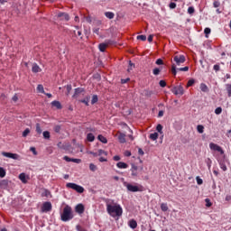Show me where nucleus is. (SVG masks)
Segmentation results:
<instances>
[{"label":"nucleus","mask_w":231,"mask_h":231,"mask_svg":"<svg viewBox=\"0 0 231 231\" xmlns=\"http://www.w3.org/2000/svg\"><path fill=\"white\" fill-rule=\"evenodd\" d=\"M137 41H147V36L142 34L136 37Z\"/></svg>","instance_id":"36"},{"label":"nucleus","mask_w":231,"mask_h":231,"mask_svg":"<svg viewBox=\"0 0 231 231\" xmlns=\"http://www.w3.org/2000/svg\"><path fill=\"white\" fill-rule=\"evenodd\" d=\"M160 69H158V68H155L154 69H153V75H160Z\"/></svg>","instance_id":"56"},{"label":"nucleus","mask_w":231,"mask_h":231,"mask_svg":"<svg viewBox=\"0 0 231 231\" xmlns=\"http://www.w3.org/2000/svg\"><path fill=\"white\" fill-rule=\"evenodd\" d=\"M161 210H162V212H167V210H169V207L167 206V204H161Z\"/></svg>","instance_id":"30"},{"label":"nucleus","mask_w":231,"mask_h":231,"mask_svg":"<svg viewBox=\"0 0 231 231\" xmlns=\"http://www.w3.org/2000/svg\"><path fill=\"white\" fill-rule=\"evenodd\" d=\"M82 93H84V88H75V92L72 97H73V98H79V95H80Z\"/></svg>","instance_id":"13"},{"label":"nucleus","mask_w":231,"mask_h":231,"mask_svg":"<svg viewBox=\"0 0 231 231\" xmlns=\"http://www.w3.org/2000/svg\"><path fill=\"white\" fill-rule=\"evenodd\" d=\"M98 156H102V154H106V155H107V152H106V151H104V150H98Z\"/></svg>","instance_id":"55"},{"label":"nucleus","mask_w":231,"mask_h":231,"mask_svg":"<svg viewBox=\"0 0 231 231\" xmlns=\"http://www.w3.org/2000/svg\"><path fill=\"white\" fill-rule=\"evenodd\" d=\"M129 78L125 79H121V84H127V82H129Z\"/></svg>","instance_id":"61"},{"label":"nucleus","mask_w":231,"mask_h":231,"mask_svg":"<svg viewBox=\"0 0 231 231\" xmlns=\"http://www.w3.org/2000/svg\"><path fill=\"white\" fill-rule=\"evenodd\" d=\"M36 133H38V134H42V129L41 128V125L40 124H36Z\"/></svg>","instance_id":"37"},{"label":"nucleus","mask_w":231,"mask_h":231,"mask_svg":"<svg viewBox=\"0 0 231 231\" xmlns=\"http://www.w3.org/2000/svg\"><path fill=\"white\" fill-rule=\"evenodd\" d=\"M206 202V207H212V202H210V199H205Z\"/></svg>","instance_id":"46"},{"label":"nucleus","mask_w":231,"mask_h":231,"mask_svg":"<svg viewBox=\"0 0 231 231\" xmlns=\"http://www.w3.org/2000/svg\"><path fill=\"white\" fill-rule=\"evenodd\" d=\"M109 44H111V41H108L106 43H100L98 45L99 51L102 52L106 51V48H107Z\"/></svg>","instance_id":"14"},{"label":"nucleus","mask_w":231,"mask_h":231,"mask_svg":"<svg viewBox=\"0 0 231 231\" xmlns=\"http://www.w3.org/2000/svg\"><path fill=\"white\" fill-rule=\"evenodd\" d=\"M61 221H70L73 219V209L69 205L65 206L63 208V212L60 216Z\"/></svg>","instance_id":"2"},{"label":"nucleus","mask_w":231,"mask_h":231,"mask_svg":"<svg viewBox=\"0 0 231 231\" xmlns=\"http://www.w3.org/2000/svg\"><path fill=\"white\" fill-rule=\"evenodd\" d=\"M214 8H219V6H221V3H219V1H215L213 3Z\"/></svg>","instance_id":"49"},{"label":"nucleus","mask_w":231,"mask_h":231,"mask_svg":"<svg viewBox=\"0 0 231 231\" xmlns=\"http://www.w3.org/2000/svg\"><path fill=\"white\" fill-rule=\"evenodd\" d=\"M63 160H65V162H71L72 158H69V156H64Z\"/></svg>","instance_id":"62"},{"label":"nucleus","mask_w":231,"mask_h":231,"mask_svg":"<svg viewBox=\"0 0 231 231\" xmlns=\"http://www.w3.org/2000/svg\"><path fill=\"white\" fill-rule=\"evenodd\" d=\"M194 12H196V10L194 9V7L189 6L188 8V14H189V15H192V14H194Z\"/></svg>","instance_id":"43"},{"label":"nucleus","mask_w":231,"mask_h":231,"mask_svg":"<svg viewBox=\"0 0 231 231\" xmlns=\"http://www.w3.org/2000/svg\"><path fill=\"white\" fill-rule=\"evenodd\" d=\"M70 162H73V163H80L82 162V160L80 159H71Z\"/></svg>","instance_id":"54"},{"label":"nucleus","mask_w":231,"mask_h":231,"mask_svg":"<svg viewBox=\"0 0 231 231\" xmlns=\"http://www.w3.org/2000/svg\"><path fill=\"white\" fill-rule=\"evenodd\" d=\"M60 129H61V126L59 125L54 126L55 133H60Z\"/></svg>","instance_id":"50"},{"label":"nucleus","mask_w":231,"mask_h":231,"mask_svg":"<svg viewBox=\"0 0 231 231\" xmlns=\"http://www.w3.org/2000/svg\"><path fill=\"white\" fill-rule=\"evenodd\" d=\"M118 140L120 143H125V134L119 133Z\"/></svg>","instance_id":"19"},{"label":"nucleus","mask_w":231,"mask_h":231,"mask_svg":"<svg viewBox=\"0 0 231 231\" xmlns=\"http://www.w3.org/2000/svg\"><path fill=\"white\" fill-rule=\"evenodd\" d=\"M51 202H44L42 206V212H51Z\"/></svg>","instance_id":"8"},{"label":"nucleus","mask_w":231,"mask_h":231,"mask_svg":"<svg viewBox=\"0 0 231 231\" xmlns=\"http://www.w3.org/2000/svg\"><path fill=\"white\" fill-rule=\"evenodd\" d=\"M206 163H207V166L208 168V171H210V168L212 167V160H210V158H208L206 160Z\"/></svg>","instance_id":"35"},{"label":"nucleus","mask_w":231,"mask_h":231,"mask_svg":"<svg viewBox=\"0 0 231 231\" xmlns=\"http://www.w3.org/2000/svg\"><path fill=\"white\" fill-rule=\"evenodd\" d=\"M213 69H215L216 71H219L221 69V67H219L218 64H216L214 65Z\"/></svg>","instance_id":"58"},{"label":"nucleus","mask_w":231,"mask_h":231,"mask_svg":"<svg viewBox=\"0 0 231 231\" xmlns=\"http://www.w3.org/2000/svg\"><path fill=\"white\" fill-rule=\"evenodd\" d=\"M19 180H21L22 183H27L28 180H26V174L21 173L19 175Z\"/></svg>","instance_id":"25"},{"label":"nucleus","mask_w":231,"mask_h":231,"mask_svg":"<svg viewBox=\"0 0 231 231\" xmlns=\"http://www.w3.org/2000/svg\"><path fill=\"white\" fill-rule=\"evenodd\" d=\"M215 113L217 115H221V113H223V108H221V106H218L215 109Z\"/></svg>","instance_id":"42"},{"label":"nucleus","mask_w":231,"mask_h":231,"mask_svg":"<svg viewBox=\"0 0 231 231\" xmlns=\"http://www.w3.org/2000/svg\"><path fill=\"white\" fill-rule=\"evenodd\" d=\"M51 106H53V107H56L57 109H62V105L59 101H52Z\"/></svg>","instance_id":"21"},{"label":"nucleus","mask_w":231,"mask_h":231,"mask_svg":"<svg viewBox=\"0 0 231 231\" xmlns=\"http://www.w3.org/2000/svg\"><path fill=\"white\" fill-rule=\"evenodd\" d=\"M130 171L132 172L133 178H138V166H136L135 164H132V168Z\"/></svg>","instance_id":"12"},{"label":"nucleus","mask_w":231,"mask_h":231,"mask_svg":"<svg viewBox=\"0 0 231 231\" xmlns=\"http://www.w3.org/2000/svg\"><path fill=\"white\" fill-rule=\"evenodd\" d=\"M197 131H198V133H199L200 134H203V133H204V131H205V127H204L203 125H199L197 126Z\"/></svg>","instance_id":"29"},{"label":"nucleus","mask_w":231,"mask_h":231,"mask_svg":"<svg viewBox=\"0 0 231 231\" xmlns=\"http://www.w3.org/2000/svg\"><path fill=\"white\" fill-rule=\"evenodd\" d=\"M198 185H203V180L199 177L196 178Z\"/></svg>","instance_id":"51"},{"label":"nucleus","mask_w":231,"mask_h":231,"mask_svg":"<svg viewBox=\"0 0 231 231\" xmlns=\"http://www.w3.org/2000/svg\"><path fill=\"white\" fill-rule=\"evenodd\" d=\"M179 71H189V67L180 68Z\"/></svg>","instance_id":"60"},{"label":"nucleus","mask_w":231,"mask_h":231,"mask_svg":"<svg viewBox=\"0 0 231 231\" xmlns=\"http://www.w3.org/2000/svg\"><path fill=\"white\" fill-rule=\"evenodd\" d=\"M129 226H130V228L134 229V228H136V226H138V223L136 222V220L132 219L129 221Z\"/></svg>","instance_id":"20"},{"label":"nucleus","mask_w":231,"mask_h":231,"mask_svg":"<svg viewBox=\"0 0 231 231\" xmlns=\"http://www.w3.org/2000/svg\"><path fill=\"white\" fill-rule=\"evenodd\" d=\"M186 59L183 55H177L174 56L173 58V62H175V64L173 63L171 66V73L172 75L176 76V66H181V64H183L185 62Z\"/></svg>","instance_id":"3"},{"label":"nucleus","mask_w":231,"mask_h":231,"mask_svg":"<svg viewBox=\"0 0 231 231\" xmlns=\"http://www.w3.org/2000/svg\"><path fill=\"white\" fill-rule=\"evenodd\" d=\"M209 149L211 151H217V152H219L220 154H225V151L223 150V148H221V146L214 143H209Z\"/></svg>","instance_id":"6"},{"label":"nucleus","mask_w":231,"mask_h":231,"mask_svg":"<svg viewBox=\"0 0 231 231\" xmlns=\"http://www.w3.org/2000/svg\"><path fill=\"white\" fill-rule=\"evenodd\" d=\"M75 210L78 214H84V205L78 204L75 208Z\"/></svg>","instance_id":"15"},{"label":"nucleus","mask_w":231,"mask_h":231,"mask_svg":"<svg viewBox=\"0 0 231 231\" xmlns=\"http://www.w3.org/2000/svg\"><path fill=\"white\" fill-rule=\"evenodd\" d=\"M79 102H81V104H85L86 106H89V97H87L86 98L79 100Z\"/></svg>","instance_id":"32"},{"label":"nucleus","mask_w":231,"mask_h":231,"mask_svg":"<svg viewBox=\"0 0 231 231\" xmlns=\"http://www.w3.org/2000/svg\"><path fill=\"white\" fill-rule=\"evenodd\" d=\"M116 167H118V169H127L129 165L125 162H119L116 163Z\"/></svg>","instance_id":"17"},{"label":"nucleus","mask_w":231,"mask_h":231,"mask_svg":"<svg viewBox=\"0 0 231 231\" xmlns=\"http://www.w3.org/2000/svg\"><path fill=\"white\" fill-rule=\"evenodd\" d=\"M67 95H69V93H71V89H72V87L71 85H67Z\"/></svg>","instance_id":"53"},{"label":"nucleus","mask_w":231,"mask_h":231,"mask_svg":"<svg viewBox=\"0 0 231 231\" xmlns=\"http://www.w3.org/2000/svg\"><path fill=\"white\" fill-rule=\"evenodd\" d=\"M32 71V73H41L42 69H41V67H39V65H37V63H33Z\"/></svg>","instance_id":"16"},{"label":"nucleus","mask_w":231,"mask_h":231,"mask_svg":"<svg viewBox=\"0 0 231 231\" xmlns=\"http://www.w3.org/2000/svg\"><path fill=\"white\" fill-rule=\"evenodd\" d=\"M171 93H173V95H176L177 97H181L184 95L185 90L183 89V86L179 85L171 88Z\"/></svg>","instance_id":"5"},{"label":"nucleus","mask_w":231,"mask_h":231,"mask_svg":"<svg viewBox=\"0 0 231 231\" xmlns=\"http://www.w3.org/2000/svg\"><path fill=\"white\" fill-rule=\"evenodd\" d=\"M106 212L111 216V217H122V214H124V210L119 204H109L106 203Z\"/></svg>","instance_id":"1"},{"label":"nucleus","mask_w":231,"mask_h":231,"mask_svg":"<svg viewBox=\"0 0 231 231\" xmlns=\"http://www.w3.org/2000/svg\"><path fill=\"white\" fill-rule=\"evenodd\" d=\"M2 154L5 158H11L12 160H19V158H20L19 154H17V153L3 152Z\"/></svg>","instance_id":"7"},{"label":"nucleus","mask_w":231,"mask_h":231,"mask_svg":"<svg viewBox=\"0 0 231 231\" xmlns=\"http://www.w3.org/2000/svg\"><path fill=\"white\" fill-rule=\"evenodd\" d=\"M156 131H158L160 134H163V126L162 125H158L156 127Z\"/></svg>","instance_id":"34"},{"label":"nucleus","mask_w":231,"mask_h":231,"mask_svg":"<svg viewBox=\"0 0 231 231\" xmlns=\"http://www.w3.org/2000/svg\"><path fill=\"white\" fill-rule=\"evenodd\" d=\"M88 142H95V135L93 134H88L87 135Z\"/></svg>","instance_id":"27"},{"label":"nucleus","mask_w":231,"mask_h":231,"mask_svg":"<svg viewBox=\"0 0 231 231\" xmlns=\"http://www.w3.org/2000/svg\"><path fill=\"white\" fill-rule=\"evenodd\" d=\"M89 170L92 171V172H95V171H97V165H95L94 163H90Z\"/></svg>","instance_id":"41"},{"label":"nucleus","mask_w":231,"mask_h":231,"mask_svg":"<svg viewBox=\"0 0 231 231\" xmlns=\"http://www.w3.org/2000/svg\"><path fill=\"white\" fill-rule=\"evenodd\" d=\"M67 189H72V190H76L79 194H82L84 192V187L78 185L73 182H69L66 184Z\"/></svg>","instance_id":"4"},{"label":"nucleus","mask_w":231,"mask_h":231,"mask_svg":"<svg viewBox=\"0 0 231 231\" xmlns=\"http://www.w3.org/2000/svg\"><path fill=\"white\" fill-rule=\"evenodd\" d=\"M97 140H99V142H101L102 143H107V138H106L104 135L99 134L97 136Z\"/></svg>","instance_id":"23"},{"label":"nucleus","mask_w":231,"mask_h":231,"mask_svg":"<svg viewBox=\"0 0 231 231\" xmlns=\"http://www.w3.org/2000/svg\"><path fill=\"white\" fill-rule=\"evenodd\" d=\"M154 94V92H152V90H149V89H145L143 90V95L144 97H152V95Z\"/></svg>","instance_id":"24"},{"label":"nucleus","mask_w":231,"mask_h":231,"mask_svg":"<svg viewBox=\"0 0 231 231\" xmlns=\"http://www.w3.org/2000/svg\"><path fill=\"white\" fill-rule=\"evenodd\" d=\"M5 176H6V171L5 168L0 167V178H5Z\"/></svg>","instance_id":"31"},{"label":"nucleus","mask_w":231,"mask_h":231,"mask_svg":"<svg viewBox=\"0 0 231 231\" xmlns=\"http://www.w3.org/2000/svg\"><path fill=\"white\" fill-rule=\"evenodd\" d=\"M30 134V130L28 128H26L23 132V138H26V136H28Z\"/></svg>","instance_id":"44"},{"label":"nucleus","mask_w":231,"mask_h":231,"mask_svg":"<svg viewBox=\"0 0 231 231\" xmlns=\"http://www.w3.org/2000/svg\"><path fill=\"white\" fill-rule=\"evenodd\" d=\"M57 17L60 19V21H69V14H68V13H60Z\"/></svg>","instance_id":"11"},{"label":"nucleus","mask_w":231,"mask_h":231,"mask_svg":"<svg viewBox=\"0 0 231 231\" xmlns=\"http://www.w3.org/2000/svg\"><path fill=\"white\" fill-rule=\"evenodd\" d=\"M50 132L49 131H44L43 132V138H45V140H50Z\"/></svg>","instance_id":"38"},{"label":"nucleus","mask_w":231,"mask_h":231,"mask_svg":"<svg viewBox=\"0 0 231 231\" xmlns=\"http://www.w3.org/2000/svg\"><path fill=\"white\" fill-rule=\"evenodd\" d=\"M210 28L207 27L205 30H204V33L206 35V37H208V35H210Z\"/></svg>","instance_id":"45"},{"label":"nucleus","mask_w":231,"mask_h":231,"mask_svg":"<svg viewBox=\"0 0 231 231\" xmlns=\"http://www.w3.org/2000/svg\"><path fill=\"white\" fill-rule=\"evenodd\" d=\"M158 136H159V134L156 132L153 133V134H150V140H152L154 142V141L158 140Z\"/></svg>","instance_id":"28"},{"label":"nucleus","mask_w":231,"mask_h":231,"mask_svg":"<svg viewBox=\"0 0 231 231\" xmlns=\"http://www.w3.org/2000/svg\"><path fill=\"white\" fill-rule=\"evenodd\" d=\"M105 15L107 19H115V13L113 12H106Z\"/></svg>","instance_id":"26"},{"label":"nucleus","mask_w":231,"mask_h":231,"mask_svg":"<svg viewBox=\"0 0 231 231\" xmlns=\"http://www.w3.org/2000/svg\"><path fill=\"white\" fill-rule=\"evenodd\" d=\"M200 90H201L203 93H208V91H209L208 87L207 84H205V83H201V84H200Z\"/></svg>","instance_id":"18"},{"label":"nucleus","mask_w":231,"mask_h":231,"mask_svg":"<svg viewBox=\"0 0 231 231\" xmlns=\"http://www.w3.org/2000/svg\"><path fill=\"white\" fill-rule=\"evenodd\" d=\"M226 201H229L231 203V195L226 196Z\"/></svg>","instance_id":"63"},{"label":"nucleus","mask_w":231,"mask_h":231,"mask_svg":"<svg viewBox=\"0 0 231 231\" xmlns=\"http://www.w3.org/2000/svg\"><path fill=\"white\" fill-rule=\"evenodd\" d=\"M77 230L78 231H86V229L82 228L80 226H77Z\"/></svg>","instance_id":"64"},{"label":"nucleus","mask_w":231,"mask_h":231,"mask_svg":"<svg viewBox=\"0 0 231 231\" xmlns=\"http://www.w3.org/2000/svg\"><path fill=\"white\" fill-rule=\"evenodd\" d=\"M97 102H98V96L94 95V96L92 97V99H91V104H92V106L95 105V104H97Z\"/></svg>","instance_id":"33"},{"label":"nucleus","mask_w":231,"mask_h":231,"mask_svg":"<svg viewBox=\"0 0 231 231\" xmlns=\"http://www.w3.org/2000/svg\"><path fill=\"white\" fill-rule=\"evenodd\" d=\"M195 83H196V80H194V79H189V80L188 81L187 88H190L191 86H194Z\"/></svg>","instance_id":"40"},{"label":"nucleus","mask_w":231,"mask_h":231,"mask_svg":"<svg viewBox=\"0 0 231 231\" xmlns=\"http://www.w3.org/2000/svg\"><path fill=\"white\" fill-rule=\"evenodd\" d=\"M159 86H161V88H165V86H167V82H165V80H160Z\"/></svg>","instance_id":"47"},{"label":"nucleus","mask_w":231,"mask_h":231,"mask_svg":"<svg viewBox=\"0 0 231 231\" xmlns=\"http://www.w3.org/2000/svg\"><path fill=\"white\" fill-rule=\"evenodd\" d=\"M155 64H157V66H162V65H163V60L158 59V60L155 61Z\"/></svg>","instance_id":"48"},{"label":"nucleus","mask_w":231,"mask_h":231,"mask_svg":"<svg viewBox=\"0 0 231 231\" xmlns=\"http://www.w3.org/2000/svg\"><path fill=\"white\" fill-rule=\"evenodd\" d=\"M218 162H219L220 169H222L224 172L226 171L227 168H226V164L225 163V161H218Z\"/></svg>","instance_id":"22"},{"label":"nucleus","mask_w":231,"mask_h":231,"mask_svg":"<svg viewBox=\"0 0 231 231\" xmlns=\"http://www.w3.org/2000/svg\"><path fill=\"white\" fill-rule=\"evenodd\" d=\"M13 102H17V100H19V97L17 96V94H14V96L12 97Z\"/></svg>","instance_id":"57"},{"label":"nucleus","mask_w":231,"mask_h":231,"mask_svg":"<svg viewBox=\"0 0 231 231\" xmlns=\"http://www.w3.org/2000/svg\"><path fill=\"white\" fill-rule=\"evenodd\" d=\"M37 91L39 93H44V87L42 85H38Z\"/></svg>","instance_id":"39"},{"label":"nucleus","mask_w":231,"mask_h":231,"mask_svg":"<svg viewBox=\"0 0 231 231\" xmlns=\"http://www.w3.org/2000/svg\"><path fill=\"white\" fill-rule=\"evenodd\" d=\"M169 6H170L171 10H174V8H176V3L171 2Z\"/></svg>","instance_id":"52"},{"label":"nucleus","mask_w":231,"mask_h":231,"mask_svg":"<svg viewBox=\"0 0 231 231\" xmlns=\"http://www.w3.org/2000/svg\"><path fill=\"white\" fill-rule=\"evenodd\" d=\"M126 189L129 192H140V188L138 186H134L132 184H126Z\"/></svg>","instance_id":"9"},{"label":"nucleus","mask_w":231,"mask_h":231,"mask_svg":"<svg viewBox=\"0 0 231 231\" xmlns=\"http://www.w3.org/2000/svg\"><path fill=\"white\" fill-rule=\"evenodd\" d=\"M10 183H12V181H10L8 180H0V189H4L5 190H6L8 189V185H10Z\"/></svg>","instance_id":"10"},{"label":"nucleus","mask_w":231,"mask_h":231,"mask_svg":"<svg viewBox=\"0 0 231 231\" xmlns=\"http://www.w3.org/2000/svg\"><path fill=\"white\" fill-rule=\"evenodd\" d=\"M93 32H94L97 35H99V33H100V28H95V29H93Z\"/></svg>","instance_id":"59"}]
</instances>
